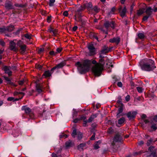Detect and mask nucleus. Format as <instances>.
<instances>
[{"label":"nucleus","mask_w":157,"mask_h":157,"mask_svg":"<svg viewBox=\"0 0 157 157\" xmlns=\"http://www.w3.org/2000/svg\"><path fill=\"white\" fill-rule=\"evenodd\" d=\"M96 61L86 59L81 62H78L75 63L79 72L81 74H84L88 71L90 69L92 63L95 64L96 63Z\"/></svg>","instance_id":"f257e3e1"},{"label":"nucleus","mask_w":157,"mask_h":157,"mask_svg":"<svg viewBox=\"0 0 157 157\" xmlns=\"http://www.w3.org/2000/svg\"><path fill=\"white\" fill-rule=\"evenodd\" d=\"M139 65L142 70L146 71H150L155 68L154 61L150 59L141 60L139 63Z\"/></svg>","instance_id":"f03ea898"},{"label":"nucleus","mask_w":157,"mask_h":157,"mask_svg":"<svg viewBox=\"0 0 157 157\" xmlns=\"http://www.w3.org/2000/svg\"><path fill=\"white\" fill-rule=\"evenodd\" d=\"M103 65L101 63L96 64L92 68V72L96 76H99L103 70Z\"/></svg>","instance_id":"7ed1b4c3"},{"label":"nucleus","mask_w":157,"mask_h":157,"mask_svg":"<svg viewBox=\"0 0 157 157\" xmlns=\"http://www.w3.org/2000/svg\"><path fill=\"white\" fill-rule=\"evenodd\" d=\"M109 27L114 28V23L113 21L109 22L107 21L105 22L104 24V27L101 29V30L107 34H108V29Z\"/></svg>","instance_id":"20e7f679"},{"label":"nucleus","mask_w":157,"mask_h":157,"mask_svg":"<svg viewBox=\"0 0 157 157\" xmlns=\"http://www.w3.org/2000/svg\"><path fill=\"white\" fill-rule=\"evenodd\" d=\"M88 48L89 51V55L90 56H93L96 54V51L93 44H89Z\"/></svg>","instance_id":"39448f33"},{"label":"nucleus","mask_w":157,"mask_h":157,"mask_svg":"<svg viewBox=\"0 0 157 157\" xmlns=\"http://www.w3.org/2000/svg\"><path fill=\"white\" fill-rule=\"evenodd\" d=\"M16 41V40H14L10 42V48L11 50L14 51H16L17 50L15 47Z\"/></svg>","instance_id":"423d86ee"},{"label":"nucleus","mask_w":157,"mask_h":157,"mask_svg":"<svg viewBox=\"0 0 157 157\" xmlns=\"http://www.w3.org/2000/svg\"><path fill=\"white\" fill-rule=\"evenodd\" d=\"M65 65L66 63L65 62H62L52 68L51 71H52L55 69H58L62 68Z\"/></svg>","instance_id":"0eeeda50"},{"label":"nucleus","mask_w":157,"mask_h":157,"mask_svg":"<svg viewBox=\"0 0 157 157\" xmlns=\"http://www.w3.org/2000/svg\"><path fill=\"white\" fill-rule=\"evenodd\" d=\"M136 114V112H130L127 114V116L129 119L131 120L134 118Z\"/></svg>","instance_id":"6e6552de"},{"label":"nucleus","mask_w":157,"mask_h":157,"mask_svg":"<svg viewBox=\"0 0 157 157\" xmlns=\"http://www.w3.org/2000/svg\"><path fill=\"white\" fill-rule=\"evenodd\" d=\"M3 70L6 74H7L9 76H11L12 75V72L11 71V68L6 66L4 67Z\"/></svg>","instance_id":"1a4fd4ad"},{"label":"nucleus","mask_w":157,"mask_h":157,"mask_svg":"<svg viewBox=\"0 0 157 157\" xmlns=\"http://www.w3.org/2000/svg\"><path fill=\"white\" fill-rule=\"evenodd\" d=\"M149 150L151 152V156L153 157H156V150L154 149V148L153 146H151L149 148Z\"/></svg>","instance_id":"9d476101"},{"label":"nucleus","mask_w":157,"mask_h":157,"mask_svg":"<svg viewBox=\"0 0 157 157\" xmlns=\"http://www.w3.org/2000/svg\"><path fill=\"white\" fill-rule=\"evenodd\" d=\"M122 140V138L121 136L117 134L115 136L113 139V143L115 142H118L121 141Z\"/></svg>","instance_id":"9b49d317"},{"label":"nucleus","mask_w":157,"mask_h":157,"mask_svg":"<svg viewBox=\"0 0 157 157\" xmlns=\"http://www.w3.org/2000/svg\"><path fill=\"white\" fill-rule=\"evenodd\" d=\"M109 41L111 43H115L118 44L120 41V39L118 37H114L110 39Z\"/></svg>","instance_id":"f8f14e48"},{"label":"nucleus","mask_w":157,"mask_h":157,"mask_svg":"<svg viewBox=\"0 0 157 157\" xmlns=\"http://www.w3.org/2000/svg\"><path fill=\"white\" fill-rule=\"evenodd\" d=\"M20 52L22 54H24L26 50V46L25 45H23L20 47Z\"/></svg>","instance_id":"ddd939ff"},{"label":"nucleus","mask_w":157,"mask_h":157,"mask_svg":"<svg viewBox=\"0 0 157 157\" xmlns=\"http://www.w3.org/2000/svg\"><path fill=\"white\" fill-rule=\"evenodd\" d=\"M153 12V9L150 7H148L146 10V13L147 15L149 16L152 14Z\"/></svg>","instance_id":"4468645a"},{"label":"nucleus","mask_w":157,"mask_h":157,"mask_svg":"<svg viewBox=\"0 0 157 157\" xmlns=\"http://www.w3.org/2000/svg\"><path fill=\"white\" fill-rule=\"evenodd\" d=\"M119 12L121 13V15L122 17H124L125 16V13L126 12V9L124 7L123 9L121 10V8L119 9Z\"/></svg>","instance_id":"2eb2a0df"},{"label":"nucleus","mask_w":157,"mask_h":157,"mask_svg":"<svg viewBox=\"0 0 157 157\" xmlns=\"http://www.w3.org/2000/svg\"><path fill=\"white\" fill-rule=\"evenodd\" d=\"M151 128L153 131H155L157 129V125L156 124L153 123V121L151 123Z\"/></svg>","instance_id":"dca6fc26"},{"label":"nucleus","mask_w":157,"mask_h":157,"mask_svg":"<svg viewBox=\"0 0 157 157\" xmlns=\"http://www.w3.org/2000/svg\"><path fill=\"white\" fill-rule=\"evenodd\" d=\"M22 110H24L25 112L27 113H29L31 111L30 109L25 106H23L22 107Z\"/></svg>","instance_id":"f3484780"},{"label":"nucleus","mask_w":157,"mask_h":157,"mask_svg":"<svg viewBox=\"0 0 157 157\" xmlns=\"http://www.w3.org/2000/svg\"><path fill=\"white\" fill-rule=\"evenodd\" d=\"M36 82V89L37 92L40 93L42 91V90L41 86L38 84H37Z\"/></svg>","instance_id":"a211bd4d"},{"label":"nucleus","mask_w":157,"mask_h":157,"mask_svg":"<svg viewBox=\"0 0 157 157\" xmlns=\"http://www.w3.org/2000/svg\"><path fill=\"white\" fill-rule=\"evenodd\" d=\"M6 31L8 32H11L14 29V26L13 25H10L6 27Z\"/></svg>","instance_id":"6ab92c4d"},{"label":"nucleus","mask_w":157,"mask_h":157,"mask_svg":"<svg viewBox=\"0 0 157 157\" xmlns=\"http://www.w3.org/2000/svg\"><path fill=\"white\" fill-rule=\"evenodd\" d=\"M51 74L49 71H47L44 72L43 74V76H45V77H47L50 76Z\"/></svg>","instance_id":"aec40b11"},{"label":"nucleus","mask_w":157,"mask_h":157,"mask_svg":"<svg viewBox=\"0 0 157 157\" xmlns=\"http://www.w3.org/2000/svg\"><path fill=\"white\" fill-rule=\"evenodd\" d=\"M109 52L108 47H105V48L102 49L101 51V54H105Z\"/></svg>","instance_id":"412c9836"},{"label":"nucleus","mask_w":157,"mask_h":157,"mask_svg":"<svg viewBox=\"0 0 157 157\" xmlns=\"http://www.w3.org/2000/svg\"><path fill=\"white\" fill-rule=\"evenodd\" d=\"M81 16V13L79 12H76L75 16L74 19L75 20L77 21V19Z\"/></svg>","instance_id":"4be33fe9"},{"label":"nucleus","mask_w":157,"mask_h":157,"mask_svg":"<svg viewBox=\"0 0 157 157\" xmlns=\"http://www.w3.org/2000/svg\"><path fill=\"white\" fill-rule=\"evenodd\" d=\"M125 119L124 117H121L120 118L118 121V123L119 124H122L125 121Z\"/></svg>","instance_id":"5701e85b"},{"label":"nucleus","mask_w":157,"mask_h":157,"mask_svg":"<svg viewBox=\"0 0 157 157\" xmlns=\"http://www.w3.org/2000/svg\"><path fill=\"white\" fill-rule=\"evenodd\" d=\"M96 117V115H92L88 120V122H90L93 120Z\"/></svg>","instance_id":"b1692460"},{"label":"nucleus","mask_w":157,"mask_h":157,"mask_svg":"<svg viewBox=\"0 0 157 157\" xmlns=\"http://www.w3.org/2000/svg\"><path fill=\"white\" fill-rule=\"evenodd\" d=\"M55 2V0H49V6L51 7L53 6Z\"/></svg>","instance_id":"393cba45"},{"label":"nucleus","mask_w":157,"mask_h":157,"mask_svg":"<svg viewBox=\"0 0 157 157\" xmlns=\"http://www.w3.org/2000/svg\"><path fill=\"white\" fill-rule=\"evenodd\" d=\"M17 44L19 47H21V46H23V45H24L23 42L21 40H19L17 43Z\"/></svg>","instance_id":"a878e982"},{"label":"nucleus","mask_w":157,"mask_h":157,"mask_svg":"<svg viewBox=\"0 0 157 157\" xmlns=\"http://www.w3.org/2000/svg\"><path fill=\"white\" fill-rule=\"evenodd\" d=\"M155 140H154V141H153V140L151 138L150 140H148V141H147V146H149L150 145V144L152 142H155Z\"/></svg>","instance_id":"bb28decb"},{"label":"nucleus","mask_w":157,"mask_h":157,"mask_svg":"<svg viewBox=\"0 0 157 157\" xmlns=\"http://www.w3.org/2000/svg\"><path fill=\"white\" fill-rule=\"evenodd\" d=\"M86 145V144L85 143H82L80 144L78 146V149H80V148L81 149H82V148L84 147Z\"/></svg>","instance_id":"cd10ccee"},{"label":"nucleus","mask_w":157,"mask_h":157,"mask_svg":"<svg viewBox=\"0 0 157 157\" xmlns=\"http://www.w3.org/2000/svg\"><path fill=\"white\" fill-rule=\"evenodd\" d=\"M92 7V5L91 3H87L86 5V7L87 9H90Z\"/></svg>","instance_id":"c85d7f7f"},{"label":"nucleus","mask_w":157,"mask_h":157,"mask_svg":"<svg viewBox=\"0 0 157 157\" xmlns=\"http://www.w3.org/2000/svg\"><path fill=\"white\" fill-rule=\"evenodd\" d=\"M138 37L141 39H142L144 38V34L143 33H139L138 35Z\"/></svg>","instance_id":"c756f323"},{"label":"nucleus","mask_w":157,"mask_h":157,"mask_svg":"<svg viewBox=\"0 0 157 157\" xmlns=\"http://www.w3.org/2000/svg\"><path fill=\"white\" fill-rule=\"evenodd\" d=\"M19 94H21L22 95V96L21 97V99L22 98L23 96L25 95V93L23 92H15L14 94V95H17Z\"/></svg>","instance_id":"7c9ffc66"},{"label":"nucleus","mask_w":157,"mask_h":157,"mask_svg":"<svg viewBox=\"0 0 157 157\" xmlns=\"http://www.w3.org/2000/svg\"><path fill=\"white\" fill-rule=\"evenodd\" d=\"M136 89L139 93H141L143 92V89L141 87H137Z\"/></svg>","instance_id":"2f4dec72"},{"label":"nucleus","mask_w":157,"mask_h":157,"mask_svg":"<svg viewBox=\"0 0 157 157\" xmlns=\"http://www.w3.org/2000/svg\"><path fill=\"white\" fill-rule=\"evenodd\" d=\"M76 135H77V133L76 132V131L75 129H74L73 131L72 134V136L73 137L75 138V136Z\"/></svg>","instance_id":"473e14b6"},{"label":"nucleus","mask_w":157,"mask_h":157,"mask_svg":"<svg viewBox=\"0 0 157 157\" xmlns=\"http://www.w3.org/2000/svg\"><path fill=\"white\" fill-rule=\"evenodd\" d=\"M78 138V140L81 139L82 137V134L81 132H78L77 133Z\"/></svg>","instance_id":"72a5a7b5"},{"label":"nucleus","mask_w":157,"mask_h":157,"mask_svg":"<svg viewBox=\"0 0 157 157\" xmlns=\"http://www.w3.org/2000/svg\"><path fill=\"white\" fill-rule=\"evenodd\" d=\"M143 11L142 10H139L137 11V14L138 15L140 16L143 13Z\"/></svg>","instance_id":"f704fd0d"},{"label":"nucleus","mask_w":157,"mask_h":157,"mask_svg":"<svg viewBox=\"0 0 157 157\" xmlns=\"http://www.w3.org/2000/svg\"><path fill=\"white\" fill-rule=\"evenodd\" d=\"M123 110V106H121L118 109V112L121 113Z\"/></svg>","instance_id":"c9c22d12"},{"label":"nucleus","mask_w":157,"mask_h":157,"mask_svg":"<svg viewBox=\"0 0 157 157\" xmlns=\"http://www.w3.org/2000/svg\"><path fill=\"white\" fill-rule=\"evenodd\" d=\"M25 37L28 39H30L31 38V36L28 34H26L25 35Z\"/></svg>","instance_id":"e433bc0d"},{"label":"nucleus","mask_w":157,"mask_h":157,"mask_svg":"<svg viewBox=\"0 0 157 157\" xmlns=\"http://www.w3.org/2000/svg\"><path fill=\"white\" fill-rule=\"evenodd\" d=\"M3 78L5 79L8 82L10 83V79L8 78V77L5 76H3Z\"/></svg>","instance_id":"4c0bfd02"},{"label":"nucleus","mask_w":157,"mask_h":157,"mask_svg":"<svg viewBox=\"0 0 157 157\" xmlns=\"http://www.w3.org/2000/svg\"><path fill=\"white\" fill-rule=\"evenodd\" d=\"M6 28H0V33H2L6 31Z\"/></svg>","instance_id":"58836bf2"},{"label":"nucleus","mask_w":157,"mask_h":157,"mask_svg":"<svg viewBox=\"0 0 157 157\" xmlns=\"http://www.w3.org/2000/svg\"><path fill=\"white\" fill-rule=\"evenodd\" d=\"M44 50V48H39L38 51V53H40L42 52Z\"/></svg>","instance_id":"ea45409f"},{"label":"nucleus","mask_w":157,"mask_h":157,"mask_svg":"<svg viewBox=\"0 0 157 157\" xmlns=\"http://www.w3.org/2000/svg\"><path fill=\"white\" fill-rule=\"evenodd\" d=\"M99 147L98 144H95L94 145V148L95 149H97L99 148Z\"/></svg>","instance_id":"a19ab883"},{"label":"nucleus","mask_w":157,"mask_h":157,"mask_svg":"<svg viewBox=\"0 0 157 157\" xmlns=\"http://www.w3.org/2000/svg\"><path fill=\"white\" fill-rule=\"evenodd\" d=\"M35 66L36 68L40 69H41L42 68V66L41 65L39 64H36Z\"/></svg>","instance_id":"79ce46f5"},{"label":"nucleus","mask_w":157,"mask_h":157,"mask_svg":"<svg viewBox=\"0 0 157 157\" xmlns=\"http://www.w3.org/2000/svg\"><path fill=\"white\" fill-rule=\"evenodd\" d=\"M71 142L70 141L67 142L66 143V147H69L71 145Z\"/></svg>","instance_id":"37998d69"},{"label":"nucleus","mask_w":157,"mask_h":157,"mask_svg":"<svg viewBox=\"0 0 157 157\" xmlns=\"http://www.w3.org/2000/svg\"><path fill=\"white\" fill-rule=\"evenodd\" d=\"M130 99V96L129 95H127L125 97V100L127 101H128Z\"/></svg>","instance_id":"c03bdc74"},{"label":"nucleus","mask_w":157,"mask_h":157,"mask_svg":"<svg viewBox=\"0 0 157 157\" xmlns=\"http://www.w3.org/2000/svg\"><path fill=\"white\" fill-rule=\"evenodd\" d=\"M149 17V16L147 15L146 16H144L143 18V20L144 21H146L148 17Z\"/></svg>","instance_id":"a18cd8bd"},{"label":"nucleus","mask_w":157,"mask_h":157,"mask_svg":"<svg viewBox=\"0 0 157 157\" xmlns=\"http://www.w3.org/2000/svg\"><path fill=\"white\" fill-rule=\"evenodd\" d=\"M95 133H94L92 135V136L90 138V139L91 140H94L95 139Z\"/></svg>","instance_id":"49530a36"},{"label":"nucleus","mask_w":157,"mask_h":157,"mask_svg":"<svg viewBox=\"0 0 157 157\" xmlns=\"http://www.w3.org/2000/svg\"><path fill=\"white\" fill-rule=\"evenodd\" d=\"M63 14L65 16H66V17L68 15V11H64L63 13Z\"/></svg>","instance_id":"de8ad7c7"},{"label":"nucleus","mask_w":157,"mask_h":157,"mask_svg":"<svg viewBox=\"0 0 157 157\" xmlns=\"http://www.w3.org/2000/svg\"><path fill=\"white\" fill-rule=\"evenodd\" d=\"M0 44L2 46L5 45V43L2 40H0Z\"/></svg>","instance_id":"09e8293b"},{"label":"nucleus","mask_w":157,"mask_h":157,"mask_svg":"<svg viewBox=\"0 0 157 157\" xmlns=\"http://www.w3.org/2000/svg\"><path fill=\"white\" fill-rule=\"evenodd\" d=\"M117 85L119 87H121L122 86V84L121 82H118Z\"/></svg>","instance_id":"8fccbe9b"},{"label":"nucleus","mask_w":157,"mask_h":157,"mask_svg":"<svg viewBox=\"0 0 157 157\" xmlns=\"http://www.w3.org/2000/svg\"><path fill=\"white\" fill-rule=\"evenodd\" d=\"M108 133H111L113 132V129L112 128H109V129H108Z\"/></svg>","instance_id":"3c124183"},{"label":"nucleus","mask_w":157,"mask_h":157,"mask_svg":"<svg viewBox=\"0 0 157 157\" xmlns=\"http://www.w3.org/2000/svg\"><path fill=\"white\" fill-rule=\"evenodd\" d=\"M57 33V31L56 29H53V32H52V33L54 35H55Z\"/></svg>","instance_id":"603ef678"},{"label":"nucleus","mask_w":157,"mask_h":157,"mask_svg":"<svg viewBox=\"0 0 157 157\" xmlns=\"http://www.w3.org/2000/svg\"><path fill=\"white\" fill-rule=\"evenodd\" d=\"M88 122V121H87V120L84 121V122L83 123V126H85V127L86 126Z\"/></svg>","instance_id":"864d4df0"},{"label":"nucleus","mask_w":157,"mask_h":157,"mask_svg":"<svg viewBox=\"0 0 157 157\" xmlns=\"http://www.w3.org/2000/svg\"><path fill=\"white\" fill-rule=\"evenodd\" d=\"M152 121L157 122V115L154 116L153 118Z\"/></svg>","instance_id":"5fc2aeb1"},{"label":"nucleus","mask_w":157,"mask_h":157,"mask_svg":"<svg viewBox=\"0 0 157 157\" xmlns=\"http://www.w3.org/2000/svg\"><path fill=\"white\" fill-rule=\"evenodd\" d=\"M14 98L12 97H10L8 98L7 99V100L8 101H12L14 100Z\"/></svg>","instance_id":"6e6d98bb"},{"label":"nucleus","mask_w":157,"mask_h":157,"mask_svg":"<svg viewBox=\"0 0 157 157\" xmlns=\"http://www.w3.org/2000/svg\"><path fill=\"white\" fill-rule=\"evenodd\" d=\"M53 29L52 28H50L48 30V31L51 33H52V32H53Z\"/></svg>","instance_id":"4d7b16f0"},{"label":"nucleus","mask_w":157,"mask_h":157,"mask_svg":"<svg viewBox=\"0 0 157 157\" xmlns=\"http://www.w3.org/2000/svg\"><path fill=\"white\" fill-rule=\"evenodd\" d=\"M122 116H123V115L121 113H120L118 112L117 115V118H119Z\"/></svg>","instance_id":"13d9d810"},{"label":"nucleus","mask_w":157,"mask_h":157,"mask_svg":"<svg viewBox=\"0 0 157 157\" xmlns=\"http://www.w3.org/2000/svg\"><path fill=\"white\" fill-rule=\"evenodd\" d=\"M94 11H95L96 12H98V11H99V9L98 8L96 7V6H95L94 7Z\"/></svg>","instance_id":"bf43d9fd"},{"label":"nucleus","mask_w":157,"mask_h":157,"mask_svg":"<svg viewBox=\"0 0 157 157\" xmlns=\"http://www.w3.org/2000/svg\"><path fill=\"white\" fill-rule=\"evenodd\" d=\"M51 16L48 17L47 18V21L48 22H50L51 20Z\"/></svg>","instance_id":"052dcab7"},{"label":"nucleus","mask_w":157,"mask_h":157,"mask_svg":"<svg viewBox=\"0 0 157 157\" xmlns=\"http://www.w3.org/2000/svg\"><path fill=\"white\" fill-rule=\"evenodd\" d=\"M144 142L143 141H140L138 142V144L140 145H141L143 144Z\"/></svg>","instance_id":"680f3d73"},{"label":"nucleus","mask_w":157,"mask_h":157,"mask_svg":"<svg viewBox=\"0 0 157 157\" xmlns=\"http://www.w3.org/2000/svg\"><path fill=\"white\" fill-rule=\"evenodd\" d=\"M56 53L53 51H51L50 52V54L52 56L54 55Z\"/></svg>","instance_id":"e2e57ef3"},{"label":"nucleus","mask_w":157,"mask_h":157,"mask_svg":"<svg viewBox=\"0 0 157 157\" xmlns=\"http://www.w3.org/2000/svg\"><path fill=\"white\" fill-rule=\"evenodd\" d=\"M62 49L61 48H58L57 49L56 51L57 52H60L62 50Z\"/></svg>","instance_id":"0e129e2a"},{"label":"nucleus","mask_w":157,"mask_h":157,"mask_svg":"<svg viewBox=\"0 0 157 157\" xmlns=\"http://www.w3.org/2000/svg\"><path fill=\"white\" fill-rule=\"evenodd\" d=\"M24 82V80L20 81L19 82V83L20 85H22L23 84Z\"/></svg>","instance_id":"69168bd1"},{"label":"nucleus","mask_w":157,"mask_h":157,"mask_svg":"<svg viewBox=\"0 0 157 157\" xmlns=\"http://www.w3.org/2000/svg\"><path fill=\"white\" fill-rule=\"evenodd\" d=\"M60 138H62L63 137L65 138H66L67 137V136L66 135H64L63 136L60 135Z\"/></svg>","instance_id":"338daca9"},{"label":"nucleus","mask_w":157,"mask_h":157,"mask_svg":"<svg viewBox=\"0 0 157 157\" xmlns=\"http://www.w3.org/2000/svg\"><path fill=\"white\" fill-rule=\"evenodd\" d=\"M152 9L153 12H157V7H155Z\"/></svg>","instance_id":"774afa93"}]
</instances>
